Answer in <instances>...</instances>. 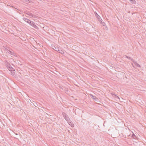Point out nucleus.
I'll list each match as a JSON object with an SVG mask.
<instances>
[{"mask_svg": "<svg viewBox=\"0 0 146 146\" xmlns=\"http://www.w3.org/2000/svg\"><path fill=\"white\" fill-rule=\"evenodd\" d=\"M23 19L25 21L29 24L30 25L32 26L36 29H38V27L35 24V23L33 21H31L30 20L25 17H24Z\"/></svg>", "mask_w": 146, "mask_h": 146, "instance_id": "1", "label": "nucleus"}, {"mask_svg": "<svg viewBox=\"0 0 146 146\" xmlns=\"http://www.w3.org/2000/svg\"><path fill=\"white\" fill-rule=\"evenodd\" d=\"M62 114L66 121H70V119L69 118L68 115L65 112H63Z\"/></svg>", "mask_w": 146, "mask_h": 146, "instance_id": "2", "label": "nucleus"}, {"mask_svg": "<svg viewBox=\"0 0 146 146\" xmlns=\"http://www.w3.org/2000/svg\"><path fill=\"white\" fill-rule=\"evenodd\" d=\"M6 51L7 53H8L10 54L14 55V52L13 51H10L9 50H8V49H6Z\"/></svg>", "mask_w": 146, "mask_h": 146, "instance_id": "3", "label": "nucleus"}, {"mask_svg": "<svg viewBox=\"0 0 146 146\" xmlns=\"http://www.w3.org/2000/svg\"><path fill=\"white\" fill-rule=\"evenodd\" d=\"M90 95L91 98L95 101H97L98 100V99L96 96H94L92 94H90Z\"/></svg>", "mask_w": 146, "mask_h": 146, "instance_id": "4", "label": "nucleus"}, {"mask_svg": "<svg viewBox=\"0 0 146 146\" xmlns=\"http://www.w3.org/2000/svg\"><path fill=\"white\" fill-rule=\"evenodd\" d=\"M53 49H54L55 50L58 51V49H60V48H59L58 47L56 46H53L52 48Z\"/></svg>", "mask_w": 146, "mask_h": 146, "instance_id": "5", "label": "nucleus"}, {"mask_svg": "<svg viewBox=\"0 0 146 146\" xmlns=\"http://www.w3.org/2000/svg\"><path fill=\"white\" fill-rule=\"evenodd\" d=\"M124 56H125V57H126V58H127L129 60H131V61H132V62H134V60L132 58H131L130 57H129V56H126L125 55Z\"/></svg>", "mask_w": 146, "mask_h": 146, "instance_id": "6", "label": "nucleus"}, {"mask_svg": "<svg viewBox=\"0 0 146 146\" xmlns=\"http://www.w3.org/2000/svg\"><path fill=\"white\" fill-rule=\"evenodd\" d=\"M11 74L12 75H15V70L14 68L13 69H12V70H11Z\"/></svg>", "mask_w": 146, "mask_h": 146, "instance_id": "7", "label": "nucleus"}, {"mask_svg": "<svg viewBox=\"0 0 146 146\" xmlns=\"http://www.w3.org/2000/svg\"><path fill=\"white\" fill-rule=\"evenodd\" d=\"M7 68L10 71L11 70H12V69H13V68L10 65H8L7 66Z\"/></svg>", "mask_w": 146, "mask_h": 146, "instance_id": "8", "label": "nucleus"}, {"mask_svg": "<svg viewBox=\"0 0 146 146\" xmlns=\"http://www.w3.org/2000/svg\"><path fill=\"white\" fill-rule=\"evenodd\" d=\"M129 1L132 4H135L136 3V1L135 0H129Z\"/></svg>", "mask_w": 146, "mask_h": 146, "instance_id": "9", "label": "nucleus"}, {"mask_svg": "<svg viewBox=\"0 0 146 146\" xmlns=\"http://www.w3.org/2000/svg\"><path fill=\"white\" fill-rule=\"evenodd\" d=\"M57 52L61 54H63L64 53V51L62 50H60V49H58V51Z\"/></svg>", "mask_w": 146, "mask_h": 146, "instance_id": "10", "label": "nucleus"}, {"mask_svg": "<svg viewBox=\"0 0 146 146\" xmlns=\"http://www.w3.org/2000/svg\"><path fill=\"white\" fill-rule=\"evenodd\" d=\"M27 14L29 15L30 16H31L32 17H33L34 15L31 13L29 12H28V13H27Z\"/></svg>", "mask_w": 146, "mask_h": 146, "instance_id": "11", "label": "nucleus"}, {"mask_svg": "<svg viewBox=\"0 0 146 146\" xmlns=\"http://www.w3.org/2000/svg\"><path fill=\"white\" fill-rule=\"evenodd\" d=\"M135 65H136L137 67H140V65L137 62H135Z\"/></svg>", "mask_w": 146, "mask_h": 146, "instance_id": "12", "label": "nucleus"}, {"mask_svg": "<svg viewBox=\"0 0 146 146\" xmlns=\"http://www.w3.org/2000/svg\"><path fill=\"white\" fill-rule=\"evenodd\" d=\"M31 1L30 0H25V1H24V2H29L30 3V2Z\"/></svg>", "mask_w": 146, "mask_h": 146, "instance_id": "13", "label": "nucleus"}, {"mask_svg": "<svg viewBox=\"0 0 146 146\" xmlns=\"http://www.w3.org/2000/svg\"><path fill=\"white\" fill-rule=\"evenodd\" d=\"M70 123H71V124H69V125H70L72 127H74V124L73 123H72L71 122H70Z\"/></svg>", "mask_w": 146, "mask_h": 146, "instance_id": "14", "label": "nucleus"}, {"mask_svg": "<svg viewBox=\"0 0 146 146\" xmlns=\"http://www.w3.org/2000/svg\"><path fill=\"white\" fill-rule=\"evenodd\" d=\"M132 137L134 139H135V138H136V136L134 134H133Z\"/></svg>", "mask_w": 146, "mask_h": 146, "instance_id": "15", "label": "nucleus"}, {"mask_svg": "<svg viewBox=\"0 0 146 146\" xmlns=\"http://www.w3.org/2000/svg\"><path fill=\"white\" fill-rule=\"evenodd\" d=\"M114 95L115 96V98H118L119 99V97L118 96H117L115 94H114Z\"/></svg>", "mask_w": 146, "mask_h": 146, "instance_id": "16", "label": "nucleus"}, {"mask_svg": "<svg viewBox=\"0 0 146 146\" xmlns=\"http://www.w3.org/2000/svg\"><path fill=\"white\" fill-rule=\"evenodd\" d=\"M68 122V123H69V124H71V123H70V121H67Z\"/></svg>", "mask_w": 146, "mask_h": 146, "instance_id": "17", "label": "nucleus"}, {"mask_svg": "<svg viewBox=\"0 0 146 146\" xmlns=\"http://www.w3.org/2000/svg\"><path fill=\"white\" fill-rule=\"evenodd\" d=\"M21 1L24 2V1H25V0H21Z\"/></svg>", "mask_w": 146, "mask_h": 146, "instance_id": "18", "label": "nucleus"}, {"mask_svg": "<svg viewBox=\"0 0 146 146\" xmlns=\"http://www.w3.org/2000/svg\"><path fill=\"white\" fill-rule=\"evenodd\" d=\"M98 20H99V21H100V19L99 18H98Z\"/></svg>", "mask_w": 146, "mask_h": 146, "instance_id": "19", "label": "nucleus"}]
</instances>
